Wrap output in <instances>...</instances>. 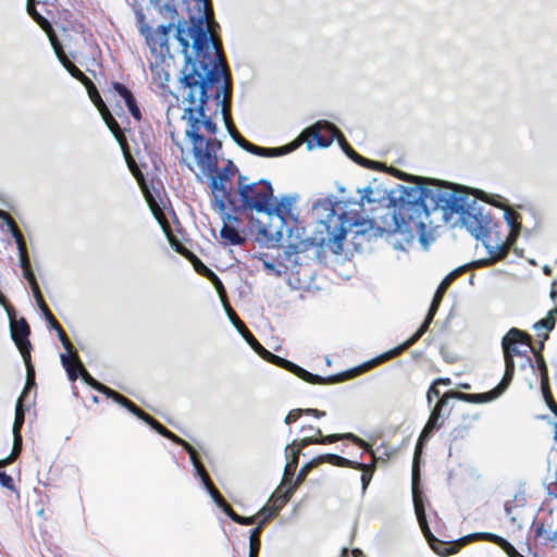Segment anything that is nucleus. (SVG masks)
Here are the masks:
<instances>
[{"label":"nucleus","instance_id":"nucleus-1","mask_svg":"<svg viewBox=\"0 0 557 557\" xmlns=\"http://www.w3.org/2000/svg\"><path fill=\"white\" fill-rule=\"evenodd\" d=\"M195 49L198 51L196 62H184L177 81L178 95L172 92L183 104L182 120L186 122L185 139L191 144L193 160L201 174L211 173L216 169L215 152L222 148L218 139H205L200 134L203 127L209 134L218 132L216 124L206 114V106L210 99L209 89L226 78H231L221 51H216L209 34L200 33L196 37Z\"/></svg>","mask_w":557,"mask_h":557},{"label":"nucleus","instance_id":"nucleus-2","mask_svg":"<svg viewBox=\"0 0 557 557\" xmlns=\"http://www.w3.org/2000/svg\"><path fill=\"white\" fill-rule=\"evenodd\" d=\"M436 184L431 187L419 184L406 186L399 184L389 191L391 207L382 210L372 220L351 221L344 211L348 200L345 197H334L337 214H343L345 221V235L350 230L356 236L385 237L395 250H404L406 245L418 236L421 245L426 249L429 237L433 232V199Z\"/></svg>","mask_w":557,"mask_h":557},{"label":"nucleus","instance_id":"nucleus-3","mask_svg":"<svg viewBox=\"0 0 557 557\" xmlns=\"http://www.w3.org/2000/svg\"><path fill=\"white\" fill-rule=\"evenodd\" d=\"M435 190L433 213L440 211L442 219L451 227L465 228L471 236L482 242L490 258L478 260V264H490L492 261L507 257L508 251L500 239L495 244L486 240L492 228V218L484 212V208L476 202L475 198L468 195L466 188L437 185Z\"/></svg>","mask_w":557,"mask_h":557},{"label":"nucleus","instance_id":"nucleus-4","mask_svg":"<svg viewBox=\"0 0 557 557\" xmlns=\"http://www.w3.org/2000/svg\"><path fill=\"white\" fill-rule=\"evenodd\" d=\"M77 379H81L83 381V383L89 385L94 389L106 395L108 398H111L114 403L124 407L131 413H133L134 416H136L137 418L143 420L146 424L151 426L160 435L174 442L177 445H181L189 455V459L194 466L195 472L199 476L205 490L210 495L212 502L218 507H220L225 512V515L227 517H230V519L232 521H234L235 523H238L242 525H250V524L255 523L256 516H250V517L239 516L225 502V499L216 491V488L213 486L212 482L210 481L208 473H207L206 469L203 468L196 449L188 442H186L185 440L181 438L180 436H177L176 434H174L173 432L168 430L165 426H163L161 423H159L151 416L147 414L141 409H139L128 398H126L122 394L117 393L116 391L108 387L107 385L98 382L95 377H92L86 370L83 362L81 361L76 349L72 346V382H74Z\"/></svg>","mask_w":557,"mask_h":557},{"label":"nucleus","instance_id":"nucleus-5","mask_svg":"<svg viewBox=\"0 0 557 557\" xmlns=\"http://www.w3.org/2000/svg\"><path fill=\"white\" fill-rule=\"evenodd\" d=\"M312 212L317 218V226L313 236L304 237V230L290 228L287 225V245L283 251L289 260L293 256L308 251L312 247L330 249L333 253H341L345 239V221L343 214H337L334 197L329 195L319 199L312 206Z\"/></svg>","mask_w":557,"mask_h":557},{"label":"nucleus","instance_id":"nucleus-6","mask_svg":"<svg viewBox=\"0 0 557 557\" xmlns=\"http://www.w3.org/2000/svg\"><path fill=\"white\" fill-rule=\"evenodd\" d=\"M232 95V81L226 78L225 83L220 84L214 92L213 99L216 104L215 114L220 113L227 131V134L233 141L243 150L264 158H275L292 152L296 146L294 144L285 145L282 147L267 148L257 146L245 139L234 127L230 116V99Z\"/></svg>","mask_w":557,"mask_h":557},{"label":"nucleus","instance_id":"nucleus-7","mask_svg":"<svg viewBox=\"0 0 557 557\" xmlns=\"http://www.w3.org/2000/svg\"><path fill=\"white\" fill-rule=\"evenodd\" d=\"M238 195L245 208L253 211L250 216L251 224L258 231L264 221L269 220V205L273 200V188L269 180L260 178L257 182H248L244 175L238 177Z\"/></svg>","mask_w":557,"mask_h":557},{"label":"nucleus","instance_id":"nucleus-8","mask_svg":"<svg viewBox=\"0 0 557 557\" xmlns=\"http://www.w3.org/2000/svg\"><path fill=\"white\" fill-rule=\"evenodd\" d=\"M245 341L249 344V346L264 360L268 362L275 364L276 367H280L282 369L287 370L288 372L293 373L297 377L301 379L302 381L310 383V384H336L345 380L352 379L355 375H352L349 370L344 371L342 373L329 375V376H322L319 374H313L306 369L301 368L300 366L283 358L277 355H274L273 352L265 349L248 331L242 335Z\"/></svg>","mask_w":557,"mask_h":557},{"label":"nucleus","instance_id":"nucleus-9","mask_svg":"<svg viewBox=\"0 0 557 557\" xmlns=\"http://www.w3.org/2000/svg\"><path fill=\"white\" fill-rule=\"evenodd\" d=\"M296 198V196L283 195L278 201L271 200L268 209L269 220L264 221V225H260L257 231L259 243L273 247L282 239L283 230L287 224V218L292 215Z\"/></svg>","mask_w":557,"mask_h":557},{"label":"nucleus","instance_id":"nucleus-10","mask_svg":"<svg viewBox=\"0 0 557 557\" xmlns=\"http://www.w3.org/2000/svg\"><path fill=\"white\" fill-rule=\"evenodd\" d=\"M476 398H479V397L475 396V394H466V393L458 392V391H448V392L444 393L438 399H436L434 405L430 406L431 407L430 417L420 433V436H419V440L417 443V447H416V451H414V456H413L412 468L416 465L417 479H420L419 466H418L419 458H420L419 448L426 441H429L432 433L435 430H438L444 424L445 419H447L449 417L450 410L445 411L446 407L449 404V400L457 399V400H461L465 403L478 404Z\"/></svg>","mask_w":557,"mask_h":557},{"label":"nucleus","instance_id":"nucleus-11","mask_svg":"<svg viewBox=\"0 0 557 557\" xmlns=\"http://www.w3.org/2000/svg\"><path fill=\"white\" fill-rule=\"evenodd\" d=\"M306 133L311 136V140L307 141L309 150L315 147L326 148L336 139L348 158L364 166H369V163H372V161L358 154L346 141L342 132L329 121L317 122L308 127Z\"/></svg>","mask_w":557,"mask_h":557},{"label":"nucleus","instance_id":"nucleus-12","mask_svg":"<svg viewBox=\"0 0 557 557\" xmlns=\"http://www.w3.org/2000/svg\"><path fill=\"white\" fill-rule=\"evenodd\" d=\"M306 133L311 136V140L307 141L309 150L315 147L326 148L336 139L348 158L364 166H369V163H372V161L358 154L346 141L342 132L329 121L317 122L308 127Z\"/></svg>","mask_w":557,"mask_h":557},{"label":"nucleus","instance_id":"nucleus-13","mask_svg":"<svg viewBox=\"0 0 557 557\" xmlns=\"http://www.w3.org/2000/svg\"><path fill=\"white\" fill-rule=\"evenodd\" d=\"M411 492L417 520L433 552L442 557L456 554L459 550L460 545L467 544L468 542H465L461 539H459L458 543H445L440 541L432 534L426 520L424 504L421 495L422 492L419 485V479H417L416 466L413 467Z\"/></svg>","mask_w":557,"mask_h":557},{"label":"nucleus","instance_id":"nucleus-14","mask_svg":"<svg viewBox=\"0 0 557 557\" xmlns=\"http://www.w3.org/2000/svg\"><path fill=\"white\" fill-rule=\"evenodd\" d=\"M441 300L436 299L433 297L432 299V302L430 305V308H429V311H428V314L423 321V323L420 325V327L408 338L406 339L404 343H401L400 345L359 364V366H356L351 369H349V372L352 373V375H359L366 371H368L369 369L388 360V359H392L400 354H403L406 349H408L410 346H412L414 343H417L423 335L424 333L428 331L430 324L432 323L440 306H441Z\"/></svg>","mask_w":557,"mask_h":557},{"label":"nucleus","instance_id":"nucleus-15","mask_svg":"<svg viewBox=\"0 0 557 557\" xmlns=\"http://www.w3.org/2000/svg\"><path fill=\"white\" fill-rule=\"evenodd\" d=\"M74 59V55L72 54V60ZM72 78L77 79L82 86L85 87L86 92L88 94L89 99L95 104V107L98 109L99 113L102 116V120L104 121L106 125L108 126L109 131L112 133V135L119 140V132L120 127L117 122L114 120L110 111L108 110L106 103L102 101L100 94L98 89L96 88L95 84L92 83V79L90 76H88L86 73L81 71L72 61Z\"/></svg>","mask_w":557,"mask_h":557},{"label":"nucleus","instance_id":"nucleus-16","mask_svg":"<svg viewBox=\"0 0 557 557\" xmlns=\"http://www.w3.org/2000/svg\"><path fill=\"white\" fill-rule=\"evenodd\" d=\"M331 463L336 467H347L351 469H360L363 466L360 462L349 460L345 457H342L336 454H324L320 455L315 458H312L308 462H306L299 470V472L296 475L295 482L292 484V486L286 491L285 498L286 500L292 497V495L295 493V491L298 488L299 485H301L308 473L315 467H318L321 463Z\"/></svg>","mask_w":557,"mask_h":557},{"label":"nucleus","instance_id":"nucleus-17","mask_svg":"<svg viewBox=\"0 0 557 557\" xmlns=\"http://www.w3.org/2000/svg\"><path fill=\"white\" fill-rule=\"evenodd\" d=\"M531 336L517 327H511L502 339L506 372H515V357L522 356L520 346L530 347Z\"/></svg>","mask_w":557,"mask_h":557},{"label":"nucleus","instance_id":"nucleus-18","mask_svg":"<svg viewBox=\"0 0 557 557\" xmlns=\"http://www.w3.org/2000/svg\"><path fill=\"white\" fill-rule=\"evenodd\" d=\"M26 11L40 26V28L47 34V37L50 41V45L54 51L57 59L63 65V67L70 73V59L67 58V54L62 44L58 39L54 30L52 29L49 21L46 17H44L40 13H38L35 9V0H27Z\"/></svg>","mask_w":557,"mask_h":557},{"label":"nucleus","instance_id":"nucleus-19","mask_svg":"<svg viewBox=\"0 0 557 557\" xmlns=\"http://www.w3.org/2000/svg\"><path fill=\"white\" fill-rule=\"evenodd\" d=\"M33 295L36 299L38 308L45 315V319H46L49 327H51L52 330H54L57 332L58 337L63 345L64 351L60 355V360H61L62 367L65 370L67 377L70 379V339L66 337L64 331L58 324V322L54 320L53 315L49 311L48 306L46 305V302L42 298V295L40 293V288L37 289V294H33Z\"/></svg>","mask_w":557,"mask_h":557},{"label":"nucleus","instance_id":"nucleus-20","mask_svg":"<svg viewBox=\"0 0 557 557\" xmlns=\"http://www.w3.org/2000/svg\"><path fill=\"white\" fill-rule=\"evenodd\" d=\"M8 313L10 321V334L12 341L17 346L25 361H27L30 343L28 341L29 327L24 319L15 320L13 318V312L10 307H5L4 309Z\"/></svg>","mask_w":557,"mask_h":557},{"label":"nucleus","instance_id":"nucleus-21","mask_svg":"<svg viewBox=\"0 0 557 557\" xmlns=\"http://www.w3.org/2000/svg\"><path fill=\"white\" fill-rule=\"evenodd\" d=\"M182 160L186 163V165L195 172L198 180H202V176H209L210 177V188L212 190L213 195V207L218 211H223L226 209L225 199L227 197V193L225 190V183L221 181V178H215L212 176L213 173L216 172L218 168L207 174H201L199 172V168L197 166V171L194 169L193 162L188 161L187 157H183Z\"/></svg>","mask_w":557,"mask_h":557},{"label":"nucleus","instance_id":"nucleus-22","mask_svg":"<svg viewBox=\"0 0 557 557\" xmlns=\"http://www.w3.org/2000/svg\"><path fill=\"white\" fill-rule=\"evenodd\" d=\"M441 185V186H454V187H463L467 189V193L470 197L472 198H475V200L478 201V199H481L494 207H497V208H504V210L506 209V199L499 195H495V194H486L482 190L479 191L478 195H471L470 194V189L463 185H458V184H454V183H449V182H445V181H438V180H435V178H428L426 180V183L423 184L424 186H428V187H431L432 185Z\"/></svg>","mask_w":557,"mask_h":557},{"label":"nucleus","instance_id":"nucleus-23","mask_svg":"<svg viewBox=\"0 0 557 557\" xmlns=\"http://www.w3.org/2000/svg\"><path fill=\"white\" fill-rule=\"evenodd\" d=\"M536 362H537V368H539V371L541 374V388H542L543 396L546 399L547 405L550 408V410L557 417V405L550 400L552 395H550V388H549L548 369H547V364H546V361H545L543 355L536 354ZM554 438L557 441V423H555Z\"/></svg>","mask_w":557,"mask_h":557},{"label":"nucleus","instance_id":"nucleus-24","mask_svg":"<svg viewBox=\"0 0 557 557\" xmlns=\"http://www.w3.org/2000/svg\"><path fill=\"white\" fill-rule=\"evenodd\" d=\"M309 429L313 430L312 426H309ZM314 431H315L317 435H319L317 437V444H330V443H334L339 440H348V441L352 442L354 444L358 445L359 447H361L362 449H364L366 451L373 454V451L371 449V445L354 433L322 435V432L320 429H314Z\"/></svg>","mask_w":557,"mask_h":557},{"label":"nucleus","instance_id":"nucleus-25","mask_svg":"<svg viewBox=\"0 0 557 557\" xmlns=\"http://www.w3.org/2000/svg\"><path fill=\"white\" fill-rule=\"evenodd\" d=\"M513 374L515 372L505 371L504 376L497 386L488 392L475 394V396L479 397L476 398L478 404H486L499 398L510 385Z\"/></svg>","mask_w":557,"mask_h":557},{"label":"nucleus","instance_id":"nucleus-26","mask_svg":"<svg viewBox=\"0 0 557 557\" xmlns=\"http://www.w3.org/2000/svg\"><path fill=\"white\" fill-rule=\"evenodd\" d=\"M557 321V306L550 309L546 317L534 323L533 330L536 332L539 337L544 339L548 338L549 332L554 330Z\"/></svg>","mask_w":557,"mask_h":557},{"label":"nucleus","instance_id":"nucleus-27","mask_svg":"<svg viewBox=\"0 0 557 557\" xmlns=\"http://www.w3.org/2000/svg\"><path fill=\"white\" fill-rule=\"evenodd\" d=\"M299 455H305L299 449H296V441H293L292 443L287 444L285 446V457L287 459L286 465L284 467V478L285 479H292L294 475V472L298 465V457Z\"/></svg>","mask_w":557,"mask_h":557},{"label":"nucleus","instance_id":"nucleus-28","mask_svg":"<svg viewBox=\"0 0 557 557\" xmlns=\"http://www.w3.org/2000/svg\"><path fill=\"white\" fill-rule=\"evenodd\" d=\"M113 89L119 94V96H121L124 99L125 104L132 116L136 120H139L140 111L136 104V100L132 92L123 84L117 82L113 84Z\"/></svg>","mask_w":557,"mask_h":557},{"label":"nucleus","instance_id":"nucleus-29","mask_svg":"<svg viewBox=\"0 0 557 557\" xmlns=\"http://www.w3.org/2000/svg\"><path fill=\"white\" fill-rule=\"evenodd\" d=\"M220 236L228 245H240L244 243V237L233 225H222Z\"/></svg>","mask_w":557,"mask_h":557},{"label":"nucleus","instance_id":"nucleus-30","mask_svg":"<svg viewBox=\"0 0 557 557\" xmlns=\"http://www.w3.org/2000/svg\"><path fill=\"white\" fill-rule=\"evenodd\" d=\"M24 414H25V409L22 405V396H20L16 400L15 419H14V422L12 425V433H13V436L15 437V444L21 441L20 429L22 428V425L24 423Z\"/></svg>","mask_w":557,"mask_h":557},{"label":"nucleus","instance_id":"nucleus-31","mask_svg":"<svg viewBox=\"0 0 557 557\" xmlns=\"http://www.w3.org/2000/svg\"><path fill=\"white\" fill-rule=\"evenodd\" d=\"M195 268L198 273L208 277L212 282V284L214 285L219 295H221L224 292V287H223L221 280L218 277V275L212 270H210L208 267H206L199 260H198L197 264H195Z\"/></svg>","mask_w":557,"mask_h":557},{"label":"nucleus","instance_id":"nucleus-32","mask_svg":"<svg viewBox=\"0 0 557 557\" xmlns=\"http://www.w3.org/2000/svg\"><path fill=\"white\" fill-rule=\"evenodd\" d=\"M220 298H221V301H222V305H223V308H224V311L230 320V322L233 324V326L237 330V332L240 334V335H244V333L247 332V329L245 327V325L238 320V318L236 317V314L234 313V311L231 309L228 302L226 301L225 299V292H223L221 295H219Z\"/></svg>","mask_w":557,"mask_h":557},{"label":"nucleus","instance_id":"nucleus-33","mask_svg":"<svg viewBox=\"0 0 557 557\" xmlns=\"http://www.w3.org/2000/svg\"><path fill=\"white\" fill-rule=\"evenodd\" d=\"M504 220L507 223L509 232L521 233L522 224H521V214L520 213L506 208L504 210Z\"/></svg>","mask_w":557,"mask_h":557},{"label":"nucleus","instance_id":"nucleus-34","mask_svg":"<svg viewBox=\"0 0 557 557\" xmlns=\"http://www.w3.org/2000/svg\"><path fill=\"white\" fill-rule=\"evenodd\" d=\"M10 234L12 235V237L14 238L15 243H16V247H17V250H18V259H20V263H25V260H28V255H27V247H26V243L22 236V234L20 233L17 226H14V227H11V230L9 231Z\"/></svg>","mask_w":557,"mask_h":557},{"label":"nucleus","instance_id":"nucleus-35","mask_svg":"<svg viewBox=\"0 0 557 557\" xmlns=\"http://www.w3.org/2000/svg\"><path fill=\"white\" fill-rule=\"evenodd\" d=\"M263 528V522H259V524L250 531L249 534V556L248 557H257L258 552L260 549V533Z\"/></svg>","mask_w":557,"mask_h":557},{"label":"nucleus","instance_id":"nucleus-36","mask_svg":"<svg viewBox=\"0 0 557 557\" xmlns=\"http://www.w3.org/2000/svg\"><path fill=\"white\" fill-rule=\"evenodd\" d=\"M358 191L360 193L361 201L367 202H375L380 198H384V195L386 194V190H380L379 188L371 186H366L362 189L358 188Z\"/></svg>","mask_w":557,"mask_h":557},{"label":"nucleus","instance_id":"nucleus-37","mask_svg":"<svg viewBox=\"0 0 557 557\" xmlns=\"http://www.w3.org/2000/svg\"><path fill=\"white\" fill-rule=\"evenodd\" d=\"M20 265L23 269V275L28 281V284L32 288L33 294H37V289H39V285L37 283L35 273L32 270L29 259L25 260V263H20Z\"/></svg>","mask_w":557,"mask_h":557},{"label":"nucleus","instance_id":"nucleus-38","mask_svg":"<svg viewBox=\"0 0 557 557\" xmlns=\"http://www.w3.org/2000/svg\"><path fill=\"white\" fill-rule=\"evenodd\" d=\"M153 8H158L160 11L164 9L170 13L171 17H174L177 14V10L175 7L174 0H149Z\"/></svg>","mask_w":557,"mask_h":557},{"label":"nucleus","instance_id":"nucleus-39","mask_svg":"<svg viewBox=\"0 0 557 557\" xmlns=\"http://www.w3.org/2000/svg\"><path fill=\"white\" fill-rule=\"evenodd\" d=\"M520 233L509 232L507 237L502 240V244L506 247V250L509 252L512 250L516 255L521 256L522 250L516 247V243L518 240Z\"/></svg>","mask_w":557,"mask_h":557},{"label":"nucleus","instance_id":"nucleus-40","mask_svg":"<svg viewBox=\"0 0 557 557\" xmlns=\"http://www.w3.org/2000/svg\"><path fill=\"white\" fill-rule=\"evenodd\" d=\"M458 270L449 273L441 283L440 285L437 286L436 290H435V294H434V298L438 299L442 301L443 297H444V294L446 293L449 284L451 283V281L455 278L456 274H457Z\"/></svg>","mask_w":557,"mask_h":557},{"label":"nucleus","instance_id":"nucleus-41","mask_svg":"<svg viewBox=\"0 0 557 557\" xmlns=\"http://www.w3.org/2000/svg\"><path fill=\"white\" fill-rule=\"evenodd\" d=\"M361 465L363 467L359 469L360 471H362L360 480H361L362 492L364 493L372 480L373 470H368L366 465H363V463H361Z\"/></svg>","mask_w":557,"mask_h":557},{"label":"nucleus","instance_id":"nucleus-42","mask_svg":"<svg viewBox=\"0 0 557 557\" xmlns=\"http://www.w3.org/2000/svg\"><path fill=\"white\" fill-rule=\"evenodd\" d=\"M443 394H441L440 386L433 381L426 392V401L428 405L431 406L433 404V399H438Z\"/></svg>","mask_w":557,"mask_h":557},{"label":"nucleus","instance_id":"nucleus-43","mask_svg":"<svg viewBox=\"0 0 557 557\" xmlns=\"http://www.w3.org/2000/svg\"><path fill=\"white\" fill-rule=\"evenodd\" d=\"M153 75L160 81L161 85L164 86L165 83L170 81V75L162 67L156 65L151 67Z\"/></svg>","mask_w":557,"mask_h":557},{"label":"nucleus","instance_id":"nucleus-44","mask_svg":"<svg viewBox=\"0 0 557 557\" xmlns=\"http://www.w3.org/2000/svg\"><path fill=\"white\" fill-rule=\"evenodd\" d=\"M35 385H36V383H35V379H34V370L30 366H27L26 382H25L24 389L20 396H22V398H23L24 395L26 394L27 389L34 387Z\"/></svg>","mask_w":557,"mask_h":557},{"label":"nucleus","instance_id":"nucleus-45","mask_svg":"<svg viewBox=\"0 0 557 557\" xmlns=\"http://www.w3.org/2000/svg\"><path fill=\"white\" fill-rule=\"evenodd\" d=\"M261 261H262L264 269L274 273L275 276H282V274L285 273V270L277 268L272 261H270L268 259H261Z\"/></svg>","mask_w":557,"mask_h":557},{"label":"nucleus","instance_id":"nucleus-46","mask_svg":"<svg viewBox=\"0 0 557 557\" xmlns=\"http://www.w3.org/2000/svg\"><path fill=\"white\" fill-rule=\"evenodd\" d=\"M301 414H304V411L302 409H294V410H290L285 419H284V422L286 424H290L293 422H295Z\"/></svg>","mask_w":557,"mask_h":557},{"label":"nucleus","instance_id":"nucleus-47","mask_svg":"<svg viewBox=\"0 0 557 557\" xmlns=\"http://www.w3.org/2000/svg\"><path fill=\"white\" fill-rule=\"evenodd\" d=\"M218 212H219V214L221 216L223 225H231V223L237 221V216H235L234 214L227 213L225 210L218 211Z\"/></svg>","mask_w":557,"mask_h":557},{"label":"nucleus","instance_id":"nucleus-48","mask_svg":"<svg viewBox=\"0 0 557 557\" xmlns=\"http://www.w3.org/2000/svg\"><path fill=\"white\" fill-rule=\"evenodd\" d=\"M0 221L8 226V231H10L11 227L16 226L10 215L3 210H0Z\"/></svg>","mask_w":557,"mask_h":557},{"label":"nucleus","instance_id":"nucleus-49","mask_svg":"<svg viewBox=\"0 0 557 557\" xmlns=\"http://www.w3.org/2000/svg\"><path fill=\"white\" fill-rule=\"evenodd\" d=\"M310 444H317V437L314 436H308L301 438L298 443L296 442V445L298 446L296 449H299L301 451L302 448Z\"/></svg>","mask_w":557,"mask_h":557},{"label":"nucleus","instance_id":"nucleus-50","mask_svg":"<svg viewBox=\"0 0 557 557\" xmlns=\"http://www.w3.org/2000/svg\"><path fill=\"white\" fill-rule=\"evenodd\" d=\"M0 484L3 486V487H8V488H11L12 487V484H13V480L12 478L7 474L5 472H0Z\"/></svg>","mask_w":557,"mask_h":557},{"label":"nucleus","instance_id":"nucleus-51","mask_svg":"<svg viewBox=\"0 0 557 557\" xmlns=\"http://www.w3.org/2000/svg\"><path fill=\"white\" fill-rule=\"evenodd\" d=\"M259 513L263 516V519L260 522H263L264 524L272 516H274L275 511L270 507H263Z\"/></svg>","mask_w":557,"mask_h":557},{"label":"nucleus","instance_id":"nucleus-52","mask_svg":"<svg viewBox=\"0 0 557 557\" xmlns=\"http://www.w3.org/2000/svg\"><path fill=\"white\" fill-rule=\"evenodd\" d=\"M504 510L506 512V516L509 518V520L512 522V523H516L517 522V518L513 516L512 513V506H511V503L510 502H507L505 503L504 505Z\"/></svg>","mask_w":557,"mask_h":557},{"label":"nucleus","instance_id":"nucleus-53","mask_svg":"<svg viewBox=\"0 0 557 557\" xmlns=\"http://www.w3.org/2000/svg\"><path fill=\"white\" fill-rule=\"evenodd\" d=\"M302 411H304V414H310V416H313L315 418H322V417L325 416V411H321V410L312 409V408L302 409Z\"/></svg>","mask_w":557,"mask_h":557},{"label":"nucleus","instance_id":"nucleus-54","mask_svg":"<svg viewBox=\"0 0 557 557\" xmlns=\"http://www.w3.org/2000/svg\"><path fill=\"white\" fill-rule=\"evenodd\" d=\"M215 178H221L222 182L226 183L230 180L228 173L226 169H223L219 172L212 174Z\"/></svg>","mask_w":557,"mask_h":557},{"label":"nucleus","instance_id":"nucleus-55","mask_svg":"<svg viewBox=\"0 0 557 557\" xmlns=\"http://www.w3.org/2000/svg\"><path fill=\"white\" fill-rule=\"evenodd\" d=\"M434 382L441 386V385H444V386H450L451 385V380L448 379V377H438V379H435Z\"/></svg>","mask_w":557,"mask_h":557},{"label":"nucleus","instance_id":"nucleus-56","mask_svg":"<svg viewBox=\"0 0 557 557\" xmlns=\"http://www.w3.org/2000/svg\"><path fill=\"white\" fill-rule=\"evenodd\" d=\"M14 459L13 454H10L9 456L0 459V468H4L8 466L12 460Z\"/></svg>","mask_w":557,"mask_h":557},{"label":"nucleus","instance_id":"nucleus-57","mask_svg":"<svg viewBox=\"0 0 557 557\" xmlns=\"http://www.w3.org/2000/svg\"><path fill=\"white\" fill-rule=\"evenodd\" d=\"M21 447H22V440L18 443H16V445H15V437L13 436V447H12L11 454H13L14 457L16 454L20 453Z\"/></svg>","mask_w":557,"mask_h":557},{"label":"nucleus","instance_id":"nucleus-58","mask_svg":"<svg viewBox=\"0 0 557 557\" xmlns=\"http://www.w3.org/2000/svg\"><path fill=\"white\" fill-rule=\"evenodd\" d=\"M556 283H557V280H554L552 283V289H550V294H549L553 301H555L557 298V289L555 288Z\"/></svg>","mask_w":557,"mask_h":557},{"label":"nucleus","instance_id":"nucleus-59","mask_svg":"<svg viewBox=\"0 0 557 557\" xmlns=\"http://www.w3.org/2000/svg\"><path fill=\"white\" fill-rule=\"evenodd\" d=\"M171 138L173 140V143L177 146V148L181 150L182 153H184V146L183 144L176 138L175 134L172 133L171 134Z\"/></svg>","mask_w":557,"mask_h":557},{"label":"nucleus","instance_id":"nucleus-60","mask_svg":"<svg viewBox=\"0 0 557 557\" xmlns=\"http://www.w3.org/2000/svg\"><path fill=\"white\" fill-rule=\"evenodd\" d=\"M547 533V530L545 529L544 524H539L535 529V534L537 536L544 535Z\"/></svg>","mask_w":557,"mask_h":557},{"label":"nucleus","instance_id":"nucleus-61","mask_svg":"<svg viewBox=\"0 0 557 557\" xmlns=\"http://www.w3.org/2000/svg\"><path fill=\"white\" fill-rule=\"evenodd\" d=\"M351 555H352V557H366L363 555V552L361 549H359V548H354L351 550Z\"/></svg>","mask_w":557,"mask_h":557},{"label":"nucleus","instance_id":"nucleus-62","mask_svg":"<svg viewBox=\"0 0 557 557\" xmlns=\"http://www.w3.org/2000/svg\"><path fill=\"white\" fill-rule=\"evenodd\" d=\"M523 363L521 364L522 368H524L525 366H530L531 368H533V363H532V360L530 359V357L528 356H523Z\"/></svg>","mask_w":557,"mask_h":557},{"label":"nucleus","instance_id":"nucleus-63","mask_svg":"<svg viewBox=\"0 0 557 557\" xmlns=\"http://www.w3.org/2000/svg\"><path fill=\"white\" fill-rule=\"evenodd\" d=\"M548 540L549 541H556L557 540V529L548 535Z\"/></svg>","mask_w":557,"mask_h":557},{"label":"nucleus","instance_id":"nucleus-64","mask_svg":"<svg viewBox=\"0 0 557 557\" xmlns=\"http://www.w3.org/2000/svg\"><path fill=\"white\" fill-rule=\"evenodd\" d=\"M543 272L546 274V275H550L552 274V270H550V267L549 265H544L543 267Z\"/></svg>","mask_w":557,"mask_h":557}]
</instances>
